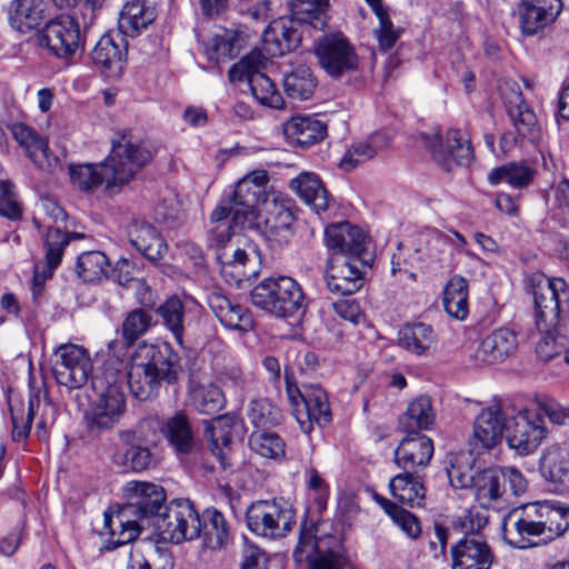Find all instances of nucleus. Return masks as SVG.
Wrapping results in <instances>:
<instances>
[{
  "label": "nucleus",
  "instance_id": "obj_31",
  "mask_svg": "<svg viewBox=\"0 0 569 569\" xmlns=\"http://www.w3.org/2000/svg\"><path fill=\"white\" fill-rule=\"evenodd\" d=\"M156 9L146 0H129L119 14V32L134 38L156 20Z\"/></svg>",
  "mask_w": 569,
  "mask_h": 569
},
{
  "label": "nucleus",
  "instance_id": "obj_18",
  "mask_svg": "<svg viewBox=\"0 0 569 569\" xmlns=\"http://www.w3.org/2000/svg\"><path fill=\"white\" fill-rule=\"evenodd\" d=\"M38 43L54 57L68 60L82 43L79 23L70 16H59L41 29Z\"/></svg>",
  "mask_w": 569,
  "mask_h": 569
},
{
  "label": "nucleus",
  "instance_id": "obj_37",
  "mask_svg": "<svg viewBox=\"0 0 569 569\" xmlns=\"http://www.w3.org/2000/svg\"><path fill=\"white\" fill-rule=\"evenodd\" d=\"M290 187L317 213L328 209V192L317 174L302 172L291 180Z\"/></svg>",
  "mask_w": 569,
  "mask_h": 569
},
{
  "label": "nucleus",
  "instance_id": "obj_47",
  "mask_svg": "<svg viewBox=\"0 0 569 569\" xmlns=\"http://www.w3.org/2000/svg\"><path fill=\"white\" fill-rule=\"evenodd\" d=\"M264 194L251 186L248 181L240 179L230 196L232 201L237 204L236 219H248L249 222L254 221V213L257 212V204H261L260 198Z\"/></svg>",
  "mask_w": 569,
  "mask_h": 569
},
{
  "label": "nucleus",
  "instance_id": "obj_25",
  "mask_svg": "<svg viewBox=\"0 0 569 569\" xmlns=\"http://www.w3.org/2000/svg\"><path fill=\"white\" fill-rule=\"evenodd\" d=\"M433 456L432 440L419 432H408L393 452L395 463L405 472H416L429 465Z\"/></svg>",
  "mask_w": 569,
  "mask_h": 569
},
{
  "label": "nucleus",
  "instance_id": "obj_19",
  "mask_svg": "<svg viewBox=\"0 0 569 569\" xmlns=\"http://www.w3.org/2000/svg\"><path fill=\"white\" fill-rule=\"evenodd\" d=\"M507 410L499 402L480 411L475 419L472 433L469 437V447L472 453L481 455L501 442L503 435H507Z\"/></svg>",
  "mask_w": 569,
  "mask_h": 569
},
{
  "label": "nucleus",
  "instance_id": "obj_48",
  "mask_svg": "<svg viewBox=\"0 0 569 569\" xmlns=\"http://www.w3.org/2000/svg\"><path fill=\"white\" fill-rule=\"evenodd\" d=\"M433 341V330L426 323L406 326L399 332V346L418 356L428 351Z\"/></svg>",
  "mask_w": 569,
  "mask_h": 569
},
{
  "label": "nucleus",
  "instance_id": "obj_21",
  "mask_svg": "<svg viewBox=\"0 0 569 569\" xmlns=\"http://www.w3.org/2000/svg\"><path fill=\"white\" fill-rule=\"evenodd\" d=\"M367 240L366 233L348 221L332 223L325 229V243L330 256L370 260Z\"/></svg>",
  "mask_w": 569,
  "mask_h": 569
},
{
  "label": "nucleus",
  "instance_id": "obj_58",
  "mask_svg": "<svg viewBox=\"0 0 569 569\" xmlns=\"http://www.w3.org/2000/svg\"><path fill=\"white\" fill-rule=\"evenodd\" d=\"M379 503L409 537L416 538L420 535V525L412 513L398 507L386 498H380Z\"/></svg>",
  "mask_w": 569,
  "mask_h": 569
},
{
  "label": "nucleus",
  "instance_id": "obj_10",
  "mask_svg": "<svg viewBox=\"0 0 569 569\" xmlns=\"http://www.w3.org/2000/svg\"><path fill=\"white\" fill-rule=\"evenodd\" d=\"M251 302L276 317H290L303 307L300 284L290 277L266 278L250 292Z\"/></svg>",
  "mask_w": 569,
  "mask_h": 569
},
{
  "label": "nucleus",
  "instance_id": "obj_39",
  "mask_svg": "<svg viewBox=\"0 0 569 569\" xmlns=\"http://www.w3.org/2000/svg\"><path fill=\"white\" fill-rule=\"evenodd\" d=\"M389 488L392 497L408 507H420L426 497V488L413 472H403L391 478Z\"/></svg>",
  "mask_w": 569,
  "mask_h": 569
},
{
  "label": "nucleus",
  "instance_id": "obj_5",
  "mask_svg": "<svg viewBox=\"0 0 569 569\" xmlns=\"http://www.w3.org/2000/svg\"><path fill=\"white\" fill-rule=\"evenodd\" d=\"M178 370L179 356L170 345L142 343L133 353L131 366L123 378L127 377L133 397L144 401L157 395L161 382L176 381Z\"/></svg>",
  "mask_w": 569,
  "mask_h": 569
},
{
  "label": "nucleus",
  "instance_id": "obj_42",
  "mask_svg": "<svg viewBox=\"0 0 569 569\" xmlns=\"http://www.w3.org/2000/svg\"><path fill=\"white\" fill-rule=\"evenodd\" d=\"M292 20L322 30L328 23L329 0H290Z\"/></svg>",
  "mask_w": 569,
  "mask_h": 569
},
{
  "label": "nucleus",
  "instance_id": "obj_22",
  "mask_svg": "<svg viewBox=\"0 0 569 569\" xmlns=\"http://www.w3.org/2000/svg\"><path fill=\"white\" fill-rule=\"evenodd\" d=\"M562 10L561 0H520L517 14L521 33L533 37L555 23Z\"/></svg>",
  "mask_w": 569,
  "mask_h": 569
},
{
  "label": "nucleus",
  "instance_id": "obj_11",
  "mask_svg": "<svg viewBox=\"0 0 569 569\" xmlns=\"http://www.w3.org/2000/svg\"><path fill=\"white\" fill-rule=\"evenodd\" d=\"M267 59L260 50H252L228 71L231 82L247 81L254 99L267 107L279 109L283 106L282 96L277 91L272 80L262 71Z\"/></svg>",
  "mask_w": 569,
  "mask_h": 569
},
{
  "label": "nucleus",
  "instance_id": "obj_63",
  "mask_svg": "<svg viewBox=\"0 0 569 569\" xmlns=\"http://www.w3.org/2000/svg\"><path fill=\"white\" fill-rule=\"evenodd\" d=\"M379 27L375 30L380 50L391 49L400 37V30L396 29L389 18L388 11L378 13Z\"/></svg>",
  "mask_w": 569,
  "mask_h": 569
},
{
  "label": "nucleus",
  "instance_id": "obj_34",
  "mask_svg": "<svg viewBox=\"0 0 569 569\" xmlns=\"http://www.w3.org/2000/svg\"><path fill=\"white\" fill-rule=\"evenodd\" d=\"M162 432L179 457L188 456L197 449L194 431L187 416L181 412L166 420Z\"/></svg>",
  "mask_w": 569,
  "mask_h": 569
},
{
  "label": "nucleus",
  "instance_id": "obj_38",
  "mask_svg": "<svg viewBox=\"0 0 569 569\" xmlns=\"http://www.w3.org/2000/svg\"><path fill=\"white\" fill-rule=\"evenodd\" d=\"M436 421V410L430 397L421 395L409 402L400 418L401 427L408 432L430 429Z\"/></svg>",
  "mask_w": 569,
  "mask_h": 569
},
{
  "label": "nucleus",
  "instance_id": "obj_3",
  "mask_svg": "<svg viewBox=\"0 0 569 569\" xmlns=\"http://www.w3.org/2000/svg\"><path fill=\"white\" fill-rule=\"evenodd\" d=\"M127 506L117 515L104 513V530L109 535L108 548L133 541L141 531L138 521L128 518L130 515L139 517H158L164 510L166 492L162 487L147 481H129L123 487Z\"/></svg>",
  "mask_w": 569,
  "mask_h": 569
},
{
  "label": "nucleus",
  "instance_id": "obj_29",
  "mask_svg": "<svg viewBox=\"0 0 569 569\" xmlns=\"http://www.w3.org/2000/svg\"><path fill=\"white\" fill-rule=\"evenodd\" d=\"M130 243L149 261L158 262L167 253L168 246L156 228L140 220H133L128 227Z\"/></svg>",
  "mask_w": 569,
  "mask_h": 569
},
{
  "label": "nucleus",
  "instance_id": "obj_45",
  "mask_svg": "<svg viewBox=\"0 0 569 569\" xmlns=\"http://www.w3.org/2000/svg\"><path fill=\"white\" fill-rule=\"evenodd\" d=\"M433 160L446 170L453 164L467 166L473 159L472 144H427Z\"/></svg>",
  "mask_w": 569,
  "mask_h": 569
},
{
  "label": "nucleus",
  "instance_id": "obj_9",
  "mask_svg": "<svg viewBox=\"0 0 569 569\" xmlns=\"http://www.w3.org/2000/svg\"><path fill=\"white\" fill-rule=\"evenodd\" d=\"M292 200L286 194L270 191L262 199L254 221L248 222L247 229L256 230L272 248L288 243L292 236Z\"/></svg>",
  "mask_w": 569,
  "mask_h": 569
},
{
  "label": "nucleus",
  "instance_id": "obj_23",
  "mask_svg": "<svg viewBox=\"0 0 569 569\" xmlns=\"http://www.w3.org/2000/svg\"><path fill=\"white\" fill-rule=\"evenodd\" d=\"M452 569H490L495 555L480 536H465L451 547Z\"/></svg>",
  "mask_w": 569,
  "mask_h": 569
},
{
  "label": "nucleus",
  "instance_id": "obj_54",
  "mask_svg": "<svg viewBox=\"0 0 569 569\" xmlns=\"http://www.w3.org/2000/svg\"><path fill=\"white\" fill-rule=\"evenodd\" d=\"M230 417H219L211 427L210 450L219 459L221 465L226 463L227 450L232 441Z\"/></svg>",
  "mask_w": 569,
  "mask_h": 569
},
{
  "label": "nucleus",
  "instance_id": "obj_56",
  "mask_svg": "<svg viewBox=\"0 0 569 569\" xmlns=\"http://www.w3.org/2000/svg\"><path fill=\"white\" fill-rule=\"evenodd\" d=\"M23 149L24 154L42 170L50 171L54 169L60 157L63 156V151L59 144H53L54 149L50 144H20Z\"/></svg>",
  "mask_w": 569,
  "mask_h": 569
},
{
  "label": "nucleus",
  "instance_id": "obj_14",
  "mask_svg": "<svg viewBox=\"0 0 569 569\" xmlns=\"http://www.w3.org/2000/svg\"><path fill=\"white\" fill-rule=\"evenodd\" d=\"M507 483L513 496H520L527 489L526 478L515 467H493L479 471L473 487L476 500L481 507H490L492 502L505 498Z\"/></svg>",
  "mask_w": 569,
  "mask_h": 569
},
{
  "label": "nucleus",
  "instance_id": "obj_7",
  "mask_svg": "<svg viewBox=\"0 0 569 569\" xmlns=\"http://www.w3.org/2000/svg\"><path fill=\"white\" fill-rule=\"evenodd\" d=\"M295 562L306 569H347L350 565L342 539L320 531L318 526H303L293 549Z\"/></svg>",
  "mask_w": 569,
  "mask_h": 569
},
{
  "label": "nucleus",
  "instance_id": "obj_44",
  "mask_svg": "<svg viewBox=\"0 0 569 569\" xmlns=\"http://www.w3.org/2000/svg\"><path fill=\"white\" fill-rule=\"evenodd\" d=\"M191 406L202 415H216L224 406V396L213 383H196L190 388Z\"/></svg>",
  "mask_w": 569,
  "mask_h": 569
},
{
  "label": "nucleus",
  "instance_id": "obj_64",
  "mask_svg": "<svg viewBox=\"0 0 569 569\" xmlns=\"http://www.w3.org/2000/svg\"><path fill=\"white\" fill-rule=\"evenodd\" d=\"M41 405L42 403H41V398H40L39 392L30 396L29 405H28V417H27V420L21 426L19 425L18 417L16 416V413L13 411H11L12 425H13L12 438L14 440L24 439L29 435L30 429H31L32 418L34 417V415L37 413V411L39 410Z\"/></svg>",
  "mask_w": 569,
  "mask_h": 569
},
{
  "label": "nucleus",
  "instance_id": "obj_41",
  "mask_svg": "<svg viewBox=\"0 0 569 569\" xmlns=\"http://www.w3.org/2000/svg\"><path fill=\"white\" fill-rule=\"evenodd\" d=\"M449 317L465 320L469 313L468 281L461 276H453L447 283L442 299Z\"/></svg>",
  "mask_w": 569,
  "mask_h": 569
},
{
  "label": "nucleus",
  "instance_id": "obj_32",
  "mask_svg": "<svg viewBox=\"0 0 569 569\" xmlns=\"http://www.w3.org/2000/svg\"><path fill=\"white\" fill-rule=\"evenodd\" d=\"M43 0H11L8 8L10 26L20 33L38 28L44 19Z\"/></svg>",
  "mask_w": 569,
  "mask_h": 569
},
{
  "label": "nucleus",
  "instance_id": "obj_59",
  "mask_svg": "<svg viewBox=\"0 0 569 569\" xmlns=\"http://www.w3.org/2000/svg\"><path fill=\"white\" fill-rule=\"evenodd\" d=\"M378 153L375 144H349L338 162L339 169L349 172Z\"/></svg>",
  "mask_w": 569,
  "mask_h": 569
},
{
  "label": "nucleus",
  "instance_id": "obj_55",
  "mask_svg": "<svg viewBox=\"0 0 569 569\" xmlns=\"http://www.w3.org/2000/svg\"><path fill=\"white\" fill-rule=\"evenodd\" d=\"M248 417L251 423L258 430H266L268 427L277 426L281 422V412L266 399L252 400L249 406Z\"/></svg>",
  "mask_w": 569,
  "mask_h": 569
},
{
  "label": "nucleus",
  "instance_id": "obj_40",
  "mask_svg": "<svg viewBox=\"0 0 569 569\" xmlns=\"http://www.w3.org/2000/svg\"><path fill=\"white\" fill-rule=\"evenodd\" d=\"M237 208V204L228 197L221 200L219 206L210 214L211 222L218 224L211 232L212 240L218 247H224L231 239V226L226 221L229 217H231L232 224L241 229H247L249 220L236 219V213H238Z\"/></svg>",
  "mask_w": 569,
  "mask_h": 569
},
{
  "label": "nucleus",
  "instance_id": "obj_50",
  "mask_svg": "<svg viewBox=\"0 0 569 569\" xmlns=\"http://www.w3.org/2000/svg\"><path fill=\"white\" fill-rule=\"evenodd\" d=\"M110 267L107 256L98 250L82 252L76 264L78 276L86 282H94L104 278Z\"/></svg>",
  "mask_w": 569,
  "mask_h": 569
},
{
  "label": "nucleus",
  "instance_id": "obj_24",
  "mask_svg": "<svg viewBox=\"0 0 569 569\" xmlns=\"http://www.w3.org/2000/svg\"><path fill=\"white\" fill-rule=\"evenodd\" d=\"M92 63L107 78H119L127 63V46L119 34H103L91 51Z\"/></svg>",
  "mask_w": 569,
  "mask_h": 569
},
{
  "label": "nucleus",
  "instance_id": "obj_52",
  "mask_svg": "<svg viewBox=\"0 0 569 569\" xmlns=\"http://www.w3.org/2000/svg\"><path fill=\"white\" fill-rule=\"evenodd\" d=\"M250 448L258 455L269 459H279L284 456V441L274 432L256 430L249 437Z\"/></svg>",
  "mask_w": 569,
  "mask_h": 569
},
{
  "label": "nucleus",
  "instance_id": "obj_30",
  "mask_svg": "<svg viewBox=\"0 0 569 569\" xmlns=\"http://www.w3.org/2000/svg\"><path fill=\"white\" fill-rule=\"evenodd\" d=\"M517 347L516 333L508 328H499L480 342L475 358L480 363L501 362L512 355Z\"/></svg>",
  "mask_w": 569,
  "mask_h": 569
},
{
  "label": "nucleus",
  "instance_id": "obj_53",
  "mask_svg": "<svg viewBox=\"0 0 569 569\" xmlns=\"http://www.w3.org/2000/svg\"><path fill=\"white\" fill-rule=\"evenodd\" d=\"M158 313L166 328L172 332L176 341L181 345L184 332V307L182 301L176 296L170 297L159 306Z\"/></svg>",
  "mask_w": 569,
  "mask_h": 569
},
{
  "label": "nucleus",
  "instance_id": "obj_46",
  "mask_svg": "<svg viewBox=\"0 0 569 569\" xmlns=\"http://www.w3.org/2000/svg\"><path fill=\"white\" fill-rule=\"evenodd\" d=\"M287 96L296 100H308L315 92L317 80L309 67L299 66L283 78Z\"/></svg>",
  "mask_w": 569,
  "mask_h": 569
},
{
  "label": "nucleus",
  "instance_id": "obj_20",
  "mask_svg": "<svg viewBox=\"0 0 569 569\" xmlns=\"http://www.w3.org/2000/svg\"><path fill=\"white\" fill-rule=\"evenodd\" d=\"M369 260L350 259L346 256H329L326 266V284L330 292L350 296L359 291L365 283V268Z\"/></svg>",
  "mask_w": 569,
  "mask_h": 569
},
{
  "label": "nucleus",
  "instance_id": "obj_12",
  "mask_svg": "<svg viewBox=\"0 0 569 569\" xmlns=\"http://www.w3.org/2000/svg\"><path fill=\"white\" fill-rule=\"evenodd\" d=\"M153 526L163 540L172 543L194 540L201 535L200 516L188 499L171 500L153 520Z\"/></svg>",
  "mask_w": 569,
  "mask_h": 569
},
{
  "label": "nucleus",
  "instance_id": "obj_49",
  "mask_svg": "<svg viewBox=\"0 0 569 569\" xmlns=\"http://www.w3.org/2000/svg\"><path fill=\"white\" fill-rule=\"evenodd\" d=\"M533 170L521 162H510L492 169L488 174L490 184L507 182L512 188H523L533 178Z\"/></svg>",
  "mask_w": 569,
  "mask_h": 569
},
{
  "label": "nucleus",
  "instance_id": "obj_27",
  "mask_svg": "<svg viewBox=\"0 0 569 569\" xmlns=\"http://www.w3.org/2000/svg\"><path fill=\"white\" fill-rule=\"evenodd\" d=\"M296 419L301 430L309 433L312 425L325 426L331 420L327 393L319 386H305V400L298 409Z\"/></svg>",
  "mask_w": 569,
  "mask_h": 569
},
{
  "label": "nucleus",
  "instance_id": "obj_13",
  "mask_svg": "<svg viewBox=\"0 0 569 569\" xmlns=\"http://www.w3.org/2000/svg\"><path fill=\"white\" fill-rule=\"evenodd\" d=\"M548 436L549 429L545 418L537 412L530 401L508 420L507 443L520 456L533 453Z\"/></svg>",
  "mask_w": 569,
  "mask_h": 569
},
{
  "label": "nucleus",
  "instance_id": "obj_1",
  "mask_svg": "<svg viewBox=\"0 0 569 569\" xmlns=\"http://www.w3.org/2000/svg\"><path fill=\"white\" fill-rule=\"evenodd\" d=\"M569 529V507L551 501H536L511 509L501 523L502 538L515 549L548 543Z\"/></svg>",
  "mask_w": 569,
  "mask_h": 569
},
{
  "label": "nucleus",
  "instance_id": "obj_28",
  "mask_svg": "<svg viewBox=\"0 0 569 569\" xmlns=\"http://www.w3.org/2000/svg\"><path fill=\"white\" fill-rule=\"evenodd\" d=\"M208 305L218 320L228 329L247 332L253 328V319L247 308L232 302L220 292L208 297Z\"/></svg>",
  "mask_w": 569,
  "mask_h": 569
},
{
  "label": "nucleus",
  "instance_id": "obj_2",
  "mask_svg": "<svg viewBox=\"0 0 569 569\" xmlns=\"http://www.w3.org/2000/svg\"><path fill=\"white\" fill-rule=\"evenodd\" d=\"M153 150L144 144H112L108 158L99 163L70 168L72 183L83 191L103 187L109 194L119 193L134 174L152 158Z\"/></svg>",
  "mask_w": 569,
  "mask_h": 569
},
{
  "label": "nucleus",
  "instance_id": "obj_8",
  "mask_svg": "<svg viewBox=\"0 0 569 569\" xmlns=\"http://www.w3.org/2000/svg\"><path fill=\"white\" fill-rule=\"evenodd\" d=\"M120 443L109 451L110 461L122 471L141 472L153 468L157 459L152 452L157 432L149 421H140L117 432Z\"/></svg>",
  "mask_w": 569,
  "mask_h": 569
},
{
  "label": "nucleus",
  "instance_id": "obj_60",
  "mask_svg": "<svg viewBox=\"0 0 569 569\" xmlns=\"http://www.w3.org/2000/svg\"><path fill=\"white\" fill-rule=\"evenodd\" d=\"M488 517L483 511L469 509L458 516L453 522V529L459 530L465 536H480V531L487 526Z\"/></svg>",
  "mask_w": 569,
  "mask_h": 569
},
{
  "label": "nucleus",
  "instance_id": "obj_15",
  "mask_svg": "<svg viewBox=\"0 0 569 569\" xmlns=\"http://www.w3.org/2000/svg\"><path fill=\"white\" fill-rule=\"evenodd\" d=\"M248 529L264 538H279L291 530L295 512L282 501L258 500L246 512Z\"/></svg>",
  "mask_w": 569,
  "mask_h": 569
},
{
  "label": "nucleus",
  "instance_id": "obj_57",
  "mask_svg": "<svg viewBox=\"0 0 569 569\" xmlns=\"http://www.w3.org/2000/svg\"><path fill=\"white\" fill-rule=\"evenodd\" d=\"M151 326V316L141 309L132 310L122 323V338L127 346L134 343Z\"/></svg>",
  "mask_w": 569,
  "mask_h": 569
},
{
  "label": "nucleus",
  "instance_id": "obj_6",
  "mask_svg": "<svg viewBox=\"0 0 569 569\" xmlns=\"http://www.w3.org/2000/svg\"><path fill=\"white\" fill-rule=\"evenodd\" d=\"M96 399L86 415L88 430L92 433L113 429L127 411L123 375L106 367L92 377Z\"/></svg>",
  "mask_w": 569,
  "mask_h": 569
},
{
  "label": "nucleus",
  "instance_id": "obj_26",
  "mask_svg": "<svg viewBox=\"0 0 569 569\" xmlns=\"http://www.w3.org/2000/svg\"><path fill=\"white\" fill-rule=\"evenodd\" d=\"M505 104L517 134L515 142L519 140L537 142L543 138L535 112L528 107L519 90L512 91L509 97H506Z\"/></svg>",
  "mask_w": 569,
  "mask_h": 569
},
{
  "label": "nucleus",
  "instance_id": "obj_43",
  "mask_svg": "<svg viewBox=\"0 0 569 569\" xmlns=\"http://www.w3.org/2000/svg\"><path fill=\"white\" fill-rule=\"evenodd\" d=\"M201 533L211 550L223 548L229 540V527L224 516L217 509H207L202 515Z\"/></svg>",
  "mask_w": 569,
  "mask_h": 569
},
{
  "label": "nucleus",
  "instance_id": "obj_51",
  "mask_svg": "<svg viewBox=\"0 0 569 569\" xmlns=\"http://www.w3.org/2000/svg\"><path fill=\"white\" fill-rule=\"evenodd\" d=\"M84 236L78 232H63L59 228L48 227L44 236L46 261L49 269H56L63 256L64 248L73 239H82Z\"/></svg>",
  "mask_w": 569,
  "mask_h": 569
},
{
  "label": "nucleus",
  "instance_id": "obj_35",
  "mask_svg": "<svg viewBox=\"0 0 569 569\" xmlns=\"http://www.w3.org/2000/svg\"><path fill=\"white\" fill-rule=\"evenodd\" d=\"M539 468L547 480L562 482L569 476V440L548 446L542 452Z\"/></svg>",
  "mask_w": 569,
  "mask_h": 569
},
{
  "label": "nucleus",
  "instance_id": "obj_33",
  "mask_svg": "<svg viewBox=\"0 0 569 569\" xmlns=\"http://www.w3.org/2000/svg\"><path fill=\"white\" fill-rule=\"evenodd\" d=\"M263 49L270 57H280L295 50L301 41L300 33L283 20L272 21L262 36Z\"/></svg>",
  "mask_w": 569,
  "mask_h": 569
},
{
  "label": "nucleus",
  "instance_id": "obj_4",
  "mask_svg": "<svg viewBox=\"0 0 569 569\" xmlns=\"http://www.w3.org/2000/svg\"><path fill=\"white\" fill-rule=\"evenodd\" d=\"M536 327L545 333L536 347L542 361H549L561 353L568 345L566 336L558 333V326L569 313V286L562 278H545L533 291Z\"/></svg>",
  "mask_w": 569,
  "mask_h": 569
},
{
  "label": "nucleus",
  "instance_id": "obj_36",
  "mask_svg": "<svg viewBox=\"0 0 569 569\" xmlns=\"http://www.w3.org/2000/svg\"><path fill=\"white\" fill-rule=\"evenodd\" d=\"M283 134L291 142H319L327 137V124L310 116H295L283 123Z\"/></svg>",
  "mask_w": 569,
  "mask_h": 569
},
{
  "label": "nucleus",
  "instance_id": "obj_16",
  "mask_svg": "<svg viewBox=\"0 0 569 569\" xmlns=\"http://www.w3.org/2000/svg\"><path fill=\"white\" fill-rule=\"evenodd\" d=\"M319 66L328 76L339 79L358 68V54L348 38L340 31L320 37L313 47Z\"/></svg>",
  "mask_w": 569,
  "mask_h": 569
},
{
  "label": "nucleus",
  "instance_id": "obj_62",
  "mask_svg": "<svg viewBox=\"0 0 569 569\" xmlns=\"http://www.w3.org/2000/svg\"><path fill=\"white\" fill-rule=\"evenodd\" d=\"M532 407L545 418L548 417L555 425H565L568 419L566 409L555 399L547 396L536 397L530 401Z\"/></svg>",
  "mask_w": 569,
  "mask_h": 569
},
{
  "label": "nucleus",
  "instance_id": "obj_17",
  "mask_svg": "<svg viewBox=\"0 0 569 569\" xmlns=\"http://www.w3.org/2000/svg\"><path fill=\"white\" fill-rule=\"evenodd\" d=\"M52 372L60 386L68 389L83 387L92 373L88 350L73 343L59 346L53 353Z\"/></svg>",
  "mask_w": 569,
  "mask_h": 569
},
{
  "label": "nucleus",
  "instance_id": "obj_61",
  "mask_svg": "<svg viewBox=\"0 0 569 569\" xmlns=\"http://www.w3.org/2000/svg\"><path fill=\"white\" fill-rule=\"evenodd\" d=\"M0 214L11 220H19L22 217V207L14 184L8 180L0 181Z\"/></svg>",
  "mask_w": 569,
  "mask_h": 569
}]
</instances>
